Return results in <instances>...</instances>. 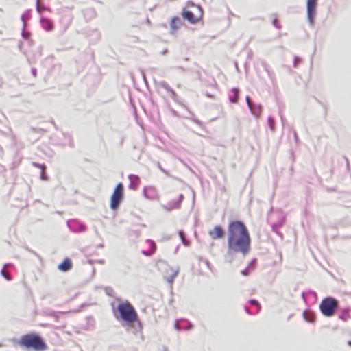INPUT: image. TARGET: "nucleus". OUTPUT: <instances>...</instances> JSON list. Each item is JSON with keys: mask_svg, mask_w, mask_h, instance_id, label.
<instances>
[{"mask_svg": "<svg viewBox=\"0 0 351 351\" xmlns=\"http://www.w3.org/2000/svg\"><path fill=\"white\" fill-rule=\"evenodd\" d=\"M177 275H178V271H173L172 274L169 276L165 277V279L169 284H172Z\"/></svg>", "mask_w": 351, "mask_h": 351, "instance_id": "a211bd4d", "label": "nucleus"}, {"mask_svg": "<svg viewBox=\"0 0 351 351\" xmlns=\"http://www.w3.org/2000/svg\"><path fill=\"white\" fill-rule=\"evenodd\" d=\"M146 243L149 246V250L147 251H143V254L145 256H152L154 254L156 250V245L155 242L152 240H147Z\"/></svg>", "mask_w": 351, "mask_h": 351, "instance_id": "4468645a", "label": "nucleus"}, {"mask_svg": "<svg viewBox=\"0 0 351 351\" xmlns=\"http://www.w3.org/2000/svg\"><path fill=\"white\" fill-rule=\"evenodd\" d=\"M18 346L34 351H45L47 346L43 338L36 333H28L21 337L17 342Z\"/></svg>", "mask_w": 351, "mask_h": 351, "instance_id": "f03ea898", "label": "nucleus"}, {"mask_svg": "<svg viewBox=\"0 0 351 351\" xmlns=\"http://www.w3.org/2000/svg\"><path fill=\"white\" fill-rule=\"evenodd\" d=\"M239 99V91L237 88H232L230 90V100L232 103L237 102Z\"/></svg>", "mask_w": 351, "mask_h": 351, "instance_id": "dca6fc26", "label": "nucleus"}, {"mask_svg": "<svg viewBox=\"0 0 351 351\" xmlns=\"http://www.w3.org/2000/svg\"><path fill=\"white\" fill-rule=\"evenodd\" d=\"M40 22L42 27L46 31H51L53 29V22L44 17H40Z\"/></svg>", "mask_w": 351, "mask_h": 351, "instance_id": "ddd939ff", "label": "nucleus"}, {"mask_svg": "<svg viewBox=\"0 0 351 351\" xmlns=\"http://www.w3.org/2000/svg\"><path fill=\"white\" fill-rule=\"evenodd\" d=\"M208 235L213 239H220L224 236V230L221 226H215L212 230H209Z\"/></svg>", "mask_w": 351, "mask_h": 351, "instance_id": "6e6552de", "label": "nucleus"}, {"mask_svg": "<svg viewBox=\"0 0 351 351\" xmlns=\"http://www.w3.org/2000/svg\"><path fill=\"white\" fill-rule=\"evenodd\" d=\"M179 236H180V237L183 244L185 246H189L190 242L185 239L184 234V232L182 231H180L179 232Z\"/></svg>", "mask_w": 351, "mask_h": 351, "instance_id": "6ab92c4d", "label": "nucleus"}, {"mask_svg": "<svg viewBox=\"0 0 351 351\" xmlns=\"http://www.w3.org/2000/svg\"><path fill=\"white\" fill-rule=\"evenodd\" d=\"M124 187L122 183H119L114 188L110 197V208L112 210H117L120 203L123 199Z\"/></svg>", "mask_w": 351, "mask_h": 351, "instance_id": "39448f33", "label": "nucleus"}, {"mask_svg": "<svg viewBox=\"0 0 351 351\" xmlns=\"http://www.w3.org/2000/svg\"><path fill=\"white\" fill-rule=\"evenodd\" d=\"M197 6H199V5H198L195 4V3H194L193 1H188L186 2V7H185V8H186V9H187L188 8H190V7H195V8H197Z\"/></svg>", "mask_w": 351, "mask_h": 351, "instance_id": "412c9836", "label": "nucleus"}, {"mask_svg": "<svg viewBox=\"0 0 351 351\" xmlns=\"http://www.w3.org/2000/svg\"><path fill=\"white\" fill-rule=\"evenodd\" d=\"M318 0H306V17L311 27L315 24Z\"/></svg>", "mask_w": 351, "mask_h": 351, "instance_id": "423d86ee", "label": "nucleus"}, {"mask_svg": "<svg viewBox=\"0 0 351 351\" xmlns=\"http://www.w3.org/2000/svg\"><path fill=\"white\" fill-rule=\"evenodd\" d=\"M251 239L245 225L240 221H231L228 226V252L247 254L250 250Z\"/></svg>", "mask_w": 351, "mask_h": 351, "instance_id": "f257e3e1", "label": "nucleus"}, {"mask_svg": "<svg viewBox=\"0 0 351 351\" xmlns=\"http://www.w3.org/2000/svg\"><path fill=\"white\" fill-rule=\"evenodd\" d=\"M36 11L40 14L44 10L51 11L49 8H47L44 4L41 3V0H36Z\"/></svg>", "mask_w": 351, "mask_h": 351, "instance_id": "2eb2a0df", "label": "nucleus"}, {"mask_svg": "<svg viewBox=\"0 0 351 351\" xmlns=\"http://www.w3.org/2000/svg\"><path fill=\"white\" fill-rule=\"evenodd\" d=\"M337 308L338 301L332 297L323 299L319 305L322 313L326 317L332 316Z\"/></svg>", "mask_w": 351, "mask_h": 351, "instance_id": "20e7f679", "label": "nucleus"}, {"mask_svg": "<svg viewBox=\"0 0 351 351\" xmlns=\"http://www.w3.org/2000/svg\"><path fill=\"white\" fill-rule=\"evenodd\" d=\"M21 35L23 38L25 40H28L30 36V33L28 32H25L24 29L23 30Z\"/></svg>", "mask_w": 351, "mask_h": 351, "instance_id": "aec40b11", "label": "nucleus"}, {"mask_svg": "<svg viewBox=\"0 0 351 351\" xmlns=\"http://www.w3.org/2000/svg\"><path fill=\"white\" fill-rule=\"evenodd\" d=\"M241 274L244 276H247L248 274V270L247 269H245L241 271Z\"/></svg>", "mask_w": 351, "mask_h": 351, "instance_id": "b1692460", "label": "nucleus"}, {"mask_svg": "<svg viewBox=\"0 0 351 351\" xmlns=\"http://www.w3.org/2000/svg\"><path fill=\"white\" fill-rule=\"evenodd\" d=\"M183 24L184 23L181 18L178 16L173 17L170 23L171 33L173 34L174 32H176L178 29H180L183 25Z\"/></svg>", "mask_w": 351, "mask_h": 351, "instance_id": "1a4fd4ad", "label": "nucleus"}, {"mask_svg": "<svg viewBox=\"0 0 351 351\" xmlns=\"http://www.w3.org/2000/svg\"><path fill=\"white\" fill-rule=\"evenodd\" d=\"M2 273H3V276H4V277H5L7 280H10V278L9 275H8L6 272H5L4 271H2Z\"/></svg>", "mask_w": 351, "mask_h": 351, "instance_id": "5701e85b", "label": "nucleus"}, {"mask_svg": "<svg viewBox=\"0 0 351 351\" xmlns=\"http://www.w3.org/2000/svg\"><path fill=\"white\" fill-rule=\"evenodd\" d=\"M274 26L277 28V29H280V23L279 21H278L277 19H274L273 20V22H272Z\"/></svg>", "mask_w": 351, "mask_h": 351, "instance_id": "4be33fe9", "label": "nucleus"}, {"mask_svg": "<svg viewBox=\"0 0 351 351\" xmlns=\"http://www.w3.org/2000/svg\"><path fill=\"white\" fill-rule=\"evenodd\" d=\"M31 17V10H26L21 16V21L23 23V28L26 27V21H28Z\"/></svg>", "mask_w": 351, "mask_h": 351, "instance_id": "f3484780", "label": "nucleus"}, {"mask_svg": "<svg viewBox=\"0 0 351 351\" xmlns=\"http://www.w3.org/2000/svg\"><path fill=\"white\" fill-rule=\"evenodd\" d=\"M197 9L199 11V16H195L193 12L186 9V8H183L182 10V17L189 21L191 24H195L197 23L202 17L203 10L201 6H197Z\"/></svg>", "mask_w": 351, "mask_h": 351, "instance_id": "0eeeda50", "label": "nucleus"}, {"mask_svg": "<svg viewBox=\"0 0 351 351\" xmlns=\"http://www.w3.org/2000/svg\"><path fill=\"white\" fill-rule=\"evenodd\" d=\"M183 199V195L182 194L178 195L175 199L172 200L168 204V206L166 207L167 210H171L173 209H177L180 208L181 202Z\"/></svg>", "mask_w": 351, "mask_h": 351, "instance_id": "9d476101", "label": "nucleus"}, {"mask_svg": "<svg viewBox=\"0 0 351 351\" xmlns=\"http://www.w3.org/2000/svg\"><path fill=\"white\" fill-rule=\"evenodd\" d=\"M128 179L130 180L129 189L136 190L141 183L140 178L136 175H130Z\"/></svg>", "mask_w": 351, "mask_h": 351, "instance_id": "9b49d317", "label": "nucleus"}, {"mask_svg": "<svg viewBox=\"0 0 351 351\" xmlns=\"http://www.w3.org/2000/svg\"><path fill=\"white\" fill-rule=\"evenodd\" d=\"M72 266L71 260L69 258H66L62 263L58 265V268L62 271H67L72 268Z\"/></svg>", "mask_w": 351, "mask_h": 351, "instance_id": "f8f14e48", "label": "nucleus"}, {"mask_svg": "<svg viewBox=\"0 0 351 351\" xmlns=\"http://www.w3.org/2000/svg\"><path fill=\"white\" fill-rule=\"evenodd\" d=\"M251 302H252V304H257V302H256V301H254V300H252Z\"/></svg>", "mask_w": 351, "mask_h": 351, "instance_id": "393cba45", "label": "nucleus"}, {"mask_svg": "<svg viewBox=\"0 0 351 351\" xmlns=\"http://www.w3.org/2000/svg\"><path fill=\"white\" fill-rule=\"evenodd\" d=\"M117 311L120 314L121 318L128 324L134 323L138 319L136 310L128 301L119 304Z\"/></svg>", "mask_w": 351, "mask_h": 351, "instance_id": "7ed1b4c3", "label": "nucleus"}]
</instances>
